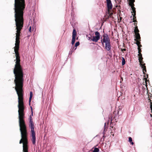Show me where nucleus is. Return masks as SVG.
I'll use <instances>...</instances> for the list:
<instances>
[{"instance_id": "nucleus-25", "label": "nucleus", "mask_w": 152, "mask_h": 152, "mask_svg": "<svg viewBox=\"0 0 152 152\" xmlns=\"http://www.w3.org/2000/svg\"><path fill=\"white\" fill-rule=\"evenodd\" d=\"M121 51H126V49H125V48H124V49L121 48Z\"/></svg>"}, {"instance_id": "nucleus-33", "label": "nucleus", "mask_w": 152, "mask_h": 152, "mask_svg": "<svg viewBox=\"0 0 152 152\" xmlns=\"http://www.w3.org/2000/svg\"><path fill=\"white\" fill-rule=\"evenodd\" d=\"M78 39V37L77 38V39Z\"/></svg>"}, {"instance_id": "nucleus-26", "label": "nucleus", "mask_w": 152, "mask_h": 152, "mask_svg": "<svg viewBox=\"0 0 152 152\" xmlns=\"http://www.w3.org/2000/svg\"><path fill=\"white\" fill-rule=\"evenodd\" d=\"M76 48H75V47H74L73 49H72V50H75L76 49Z\"/></svg>"}, {"instance_id": "nucleus-19", "label": "nucleus", "mask_w": 152, "mask_h": 152, "mask_svg": "<svg viewBox=\"0 0 152 152\" xmlns=\"http://www.w3.org/2000/svg\"><path fill=\"white\" fill-rule=\"evenodd\" d=\"M144 79H145V83H146L145 85H146V86H147V82H149V81L148 80H147V78H145Z\"/></svg>"}, {"instance_id": "nucleus-9", "label": "nucleus", "mask_w": 152, "mask_h": 152, "mask_svg": "<svg viewBox=\"0 0 152 152\" xmlns=\"http://www.w3.org/2000/svg\"><path fill=\"white\" fill-rule=\"evenodd\" d=\"M76 35V30L74 29L72 32V40L71 42L72 45H73L75 42Z\"/></svg>"}, {"instance_id": "nucleus-22", "label": "nucleus", "mask_w": 152, "mask_h": 152, "mask_svg": "<svg viewBox=\"0 0 152 152\" xmlns=\"http://www.w3.org/2000/svg\"><path fill=\"white\" fill-rule=\"evenodd\" d=\"M31 116L32 117V116L33 115V112L32 111V107H31Z\"/></svg>"}, {"instance_id": "nucleus-14", "label": "nucleus", "mask_w": 152, "mask_h": 152, "mask_svg": "<svg viewBox=\"0 0 152 152\" xmlns=\"http://www.w3.org/2000/svg\"><path fill=\"white\" fill-rule=\"evenodd\" d=\"M134 31L135 34L139 33V31L138 29L137 26L135 27L134 29Z\"/></svg>"}, {"instance_id": "nucleus-4", "label": "nucleus", "mask_w": 152, "mask_h": 152, "mask_svg": "<svg viewBox=\"0 0 152 152\" xmlns=\"http://www.w3.org/2000/svg\"><path fill=\"white\" fill-rule=\"evenodd\" d=\"M103 38H101V42L102 45H104V43H105L106 49L107 51L110 50L111 47L110 44V40L108 35L107 34H104L103 35Z\"/></svg>"}, {"instance_id": "nucleus-3", "label": "nucleus", "mask_w": 152, "mask_h": 152, "mask_svg": "<svg viewBox=\"0 0 152 152\" xmlns=\"http://www.w3.org/2000/svg\"><path fill=\"white\" fill-rule=\"evenodd\" d=\"M29 126L31 129V141L33 145L36 143L35 133L34 130V125L31 115H30L28 118Z\"/></svg>"}, {"instance_id": "nucleus-28", "label": "nucleus", "mask_w": 152, "mask_h": 152, "mask_svg": "<svg viewBox=\"0 0 152 152\" xmlns=\"http://www.w3.org/2000/svg\"><path fill=\"white\" fill-rule=\"evenodd\" d=\"M149 99V101H150V103H151V102H152L151 100L150 99Z\"/></svg>"}, {"instance_id": "nucleus-21", "label": "nucleus", "mask_w": 152, "mask_h": 152, "mask_svg": "<svg viewBox=\"0 0 152 152\" xmlns=\"http://www.w3.org/2000/svg\"><path fill=\"white\" fill-rule=\"evenodd\" d=\"M29 31L30 32H31L32 31L31 27V26L29 27Z\"/></svg>"}, {"instance_id": "nucleus-32", "label": "nucleus", "mask_w": 152, "mask_h": 152, "mask_svg": "<svg viewBox=\"0 0 152 152\" xmlns=\"http://www.w3.org/2000/svg\"><path fill=\"white\" fill-rule=\"evenodd\" d=\"M132 23V22H130V23Z\"/></svg>"}, {"instance_id": "nucleus-7", "label": "nucleus", "mask_w": 152, "mask_h": 152, "mask_svg": "<svg viewBox=\"0 0 152 152\" xmlns=\"http://www.w3.org/2000/svg\"><path fill=\"white\" fill-rule=\"evenodd\" d=\"M95 36H93L90 39L94 42H96L99 40L100 38V35L98 31H96L95 32Z\"/></svg>"}, {"instance_id": "nucleus-20", "label": "nucleus", "mask_w": 152, "mask_h": 152, "mask_svg": "<svg viewBox=\"0 0 152 152\" xmlns=\"http://www.w3.org/2000/svg\"><path fill=\"white\" fill-rule=\"evenodd\" d=\"M80 45V42H78L76 43L75 44V47H77V46H78Z\"/></svg>"}, {"instance_id": "nucleus-2", "label": "nucleus", "mask_w": 152, "mask_h": 152, "mask_svg": "<svg viewBox=\"0 0 152 152\" xmlns=\"http://www.w3.org/2000/svg\"><path fill=\"white\" fill-rule=\"evenodd\" d=\"M25 115H18L19 124L21 139L19 143H23V152H28L27 132L24 119Z\"/></svg>"}, {"instance_id": "nucleus-18", "label": "nucleus", "mask_w": 152, "mask_h": 152, "mask_svg": "<svg viewBox=\"0 0 152 152\" xmlns=\"http://www.w3.org/2000/svg\"><path fill=\"white\" fill-rule=\"evenodd\" d=\"M141 47V46H138V53H141V52H142L140 48V47Z\"/></svg>"}, {"instance_id": "nucleus-24", "label": "nucleus", "mask_w": 152, "mask_h": 152, "mask_svg": "<svg viewBox=\"0 0 152 152\" xmlns=\"http://www.w3.org/2000/svg\"><path fill=\"white\" fill-rule=\"evenodd\" d=\"M132 15H133V17L136 16V13H134L133 14L132 13Z\"/></svg>"}, {"instance_id": "nucleus-29", "label": "nucleus", "mask_w": 152, "mask_h": 152, "mask_svg": "<svg viewBox=\"0 0 152 152\" xmlns=\"http://www.w3.org/2000/svg\"><path fill=\"white\" fill-rule=\"evenodd\" d=\"M121 79H122V81H123V79L122 78V77H121Z\"/></svg>"}, {"instance_id": "nucleus-12", "label": "nucleus", "mask_w": 152, "mask_h": 152, "mask_svg": "<svg viewBox=\"0 0 152 152\" xmlns=\"http://www.w3.org/2000/svg\"><path fill=\"white\" fill-rule=\"evenodd\" d=\"M136 44L138 46H138H142V45H141V42L140 41L141 40H136Z\"/></svg>"}, {"instance_id": "nucleus-13", "label": "nucleus", "mask_w": 152, "mask_h": 152, "mask_svg": "<svg viewBox=\"0 0 152 152\" xmlns=\"http://www.w3.org/2000/svg\"><path fill=\"white\" fill-rule=\"evenodd\" d=\"M129 142L132 145H134V143L132 141V138L131 137H129Z\"/></svg>"}, {"instance_id": "nucleus-11", "label": "nucleus", "mask_w": 152, "mask_h": 152, "mask_svg": "<svg viewBox=\"0 0 152 152\" xmlns=\"http://www.w3.org/2000/svg\"><path fill=\"white\" fill-rule=\"evenodd\" d=\"M33 96V93L32 91H30V97L29 98V103H30L31 102L32 98Z\"/></svg>"}, {"instance_id": "nucleus-6", "label": "nucleus", "mask_w": 152, "mask_h": 152, "mask_svg": "<svg viewBox=\"0 0 152 152\" xmlns=\"http://www.w3.org/2000/svg\"><path fill=\"white\" fill-rule=\"evenodd\" d=\"M138 60L140 63V66H141L142 68V71L144 74L145 75V72H146V67L145 66V64L144 63L143 61V58L142 57V55L141 53H139L138 55ZM144 76H145V75Z\"/></svg>"}, {"instance_id": "nucleus-1", "label": "nucleus", "mask_w": 152, "mask_h": 152, "mask_svg": "<svg viewBox=\"0 0 152 152\" xmlns=\"http://www.w3.org/2000/svg\"><path fill=\"white\" fill-rule=\"evenodd\" d=\"M14 10L16 29L15 46L14 48L16 61L14 69L15 76H23L22 69L20 65V56L19 52L20 31L24 23V10L25 8V0H15Z\"/></svg>"}, {"instance_id": "nucleus-31", "label": "nucleus", "mask_w": 152, "mask_h": 152, "mask_svg": "<svg viewBox=\"0 0 152 152\" xmlns=\"http://www.w3.org/2000/svg\"><path fill=\"white\" fill-rule=\"evenodd\" d=\"M147 75V76H148V75H147H147Z\"/></svg>"}, {"instance_id": "nucleus-15", "label": "nucleus", "mask_w": 152, "mask_h": 152, "mask_svg": "<svg viewBox=\"0 0 152 152\" xmlns=\"http://www.w3.org/2000/svg\"><path fill=\"white\" fill-rule=\"evenodd\" d=\"M126 63V61L124 58L123 57L122 58V65H124Z\"/></svg>"}, {"instance_id": "nucleus-23", "label": "nucleus", "mask_w": 152, "mask_h": 152, "mask_svg": "<svg viewBox=\"0 0 152 152\" xmlns=\"http://www.w3.org/2000/svg\"><path fill=\"white\" fill-rule=\"evenodd\" d=\"M135 23L134 24V26H135V27L137 26V22H134Z\"/></svg>"}, {"instance_id": "nucleus-8", "label": "nucleus", "mask_w": 152, "mask_h": 152, "mask_svg": "<svg viewBox=\"0 0 152 152\" xmlns=\"http://www.w3.org/2000/svg\"><path fill=\"white\" fill-rule=\"evenodd\" d=\"M130 2L129 3V6L131 7L132 8V13H136V11L135 10V8L134 7V2H135L134 0H130Z\"/></svg>"}, {"instance_id": "nucleus-34", "label": "nucleus", "mask_w": 152, "mask_h": 152, "mask_svg": "<svg viewBox=\"0 0 152 152\" xmlns=\"http://www.w3.org/2000/svg\"><path fill=\"white\" fill-rule=\"evenodd\" d=\"M147 78H148V76H147Z\"/></svg>"}, {"instance_id": "nucleus-10", "label": "nucleus", "mask_w": 152, "mask_h": 152, "mask_svg": "<svg viewBox=\"0 0 152 152\" xmlns=\"http://www.w3.org/2000/svg\"><path fill=\"white\" fill-rule=\"evenodd\" d=\"M135 34V38L136 39H135L134 40H141L140 39V34L139 33H137L136 34Z\"/></svg>"}, {"instance_id": "nucleus-16", "label": "nucleus", "mask_w": 152, "mask_h": 152, "mask_svg": "<svg viewBox=\"0 0 152 152\" xmlns=\"http://www.w3.org/2000/svg\"><path fill=\"white\" fill-rule=\"evenodd\" d=\"M99 151V149L97 148H94V150L93 151V152H98Z\"/></svg>"}, {"instance_id": "nucleus-30", "label": "nucleus", "mask_w": 152, "mask_h": 152, "mask_svg": "<svg viewBox=\"0 0 152 152\" xmlns=\"http://www.w3.org/2000/svg\"><path fill=\"white\" fill-rule=\"evenodd\" d=\"M150 116L151 117L152 116V115L151 114H150Z\"/></svg>"}, {"instance_id": "nucleus-17", "label": "nucleus", "mask_w": 152, "mask_h": 152, "mask_svg": "<svg viewBox=\"0 0 152 152\" xmlns=\"http://www.w3.org/2000/svg\"><path fill=\"white\" fill-rule=\"evenodd\" d=\"M133 20L132 22H137V20L136 16L133 17Z\"/></svg>"}, {"instance_id": "nucleus-5", "label": "nucleus", "mask_w": 152, "mask_h": 152, "mask_svg": "<svg viewBox=\"0 0 152 152\" xmlns=\"http://www.w3.org/2000/svg\"><path fill=\"white\" fill-rule=\"evenodd\" d=\"M106 5L107 7V13L108 14V18H113L112 16L113 14L111 10L113 8V5L111 0H106Z\"/></svg>"}, {"instance_id": "nucleus-27", "label": "nucleus", "mask_w": 152, "mask_h": 152, "mask_svg": "<svg viewBox=\"0 0 152 152\" xmlns=\"http://www.w3.org/2000/svg\"><path fill=\"white\" fill-rule=\"evenodd\" d=\"M122 18L121 17H120V21H121L122 20Z\"/></svg>"}]
</instances>
